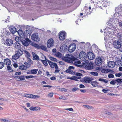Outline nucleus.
<instances>
[{"label": "nucleus", "mask_w": 122, "mask_h": 122, "mask_svg": "<svg viewBox=\"0 0 122 122\" xmlns=\"http://www.w3.org/2000/svg\"><path fill=\"white\" fill-rule=\"evenodd\" d=\"M114 20L112 19H110V20L108 22V25L109 28L107 29V30L104 32V33H106L108 35H110V34L115 35H118L120 36H121V35L120 33H118L117 30L115 27V24H116V23H114Z\"/></svg>", "instance_id": "1"}, {"label": "nucleus", "mask_w": 122, "mask_h": 122, "mask_svg": "<svg viewBox=\"0 0 122 122\" xmlns=\"http://www.w3.org/2000/svg\"><path fill=\"white\" fill-rule=\"evenodd\" d=\"M62 59L66 62L72 63H73V61H74L75 60L76 58L72 55L67 54L65 56L62 57Z\"/></svg>", "instance_id": "2"}, {"label": "nucleus", "mask_w": 122, "mask_h": 122, "mask_svg": "<svg viewBox=\"0 0 122 122\" xmlns=\"http://www.w3.org/2000/svg\"><path fill=\"white\" fill-rule=\"evenodd\" d=\"M117 15L118 16H117L116 19L114 20L113 22L114 23L116 22L117 24H118L120 27L122 28V16L119 13H117Z\"/></svg>", "instance_id": "3"}, {"label": "nucleus", "mask_w": 122, "mask_h": 122, "mask_svg": "<svg viewBox=\"0 0 122 122\" xmlns=\"http://www.w3.org/2000/svg\"><path fill=\"white\" fill-rule=\"evenodd\" d=\"M15 55L13 56V59L16 60L18 59L23 54V51L21 49H19L15 52Z\"/></svg>", "instance_id": "4"}, {"label": "nucleus", "mask_w": 122, "mask_h": 122, "mask_svg": "<svg viewBox=\"0 0 122 122\" xmlns=\"http://www.w3.org/2000/svg\"><path fill=\"white\" fill-rule=\"evenodd\" d=\"M76 47V46L75 44H71L69 46L68 51L69 52H72L75 51Z\"/></svg>", "instance_id": "5"}, {"label": "nucleus", "mask_w": 122, "mask_h": 122, "mask_svg": "<svg viewBox=\"0 0 122 122\" xmlns=\"http://www.w3.org/2000/svg\"><path fill=\"white\" fill-rule=\"evenodd\" d=\"M66 33L64 31H62L60 33L59 36V39L61 41L64 40L66 37Z\"/></svg>", "instance_id": "6"}, {"label": "nucleus", "mask_w": 122, "mask_h": 122, "mask_svg": "<svg viewBox=\"0 0 122 122\" xmlns=\"http://www.w3.org/2000/svg\"><path fill=\"white\" fill-rule=\"evenodd\" d=\"M79 57L81 60L84 61L86 59L87 56L85 52L82 51L80 53Z\"/></svg>", "instance_id": "7"}, {"label": "nucleus", "mask_w": 122, "mask_h": 122, "mask_svg": "<svg viewBox=\"0 0 122 122\" xmlns=\"http://www.w3.org/2000/svg\"><path fill=\"white\" fill-rule=\"evenodd\" d=\"M19 38L17 37H16L15 38V40L16 41V42H15L14 44V46L15 48L16 49L18 50L20 49V48H21V45H20L18 42V41H19V40H17V39H18Z\"/></svg>", "instance_id": "8"}, {"label": "nucleus", "mask_w": 122, "mask_h": 122, "mask_svg": "<svg viewBox=\"0 0 122 122\" xmlns=\"http://www.w3.org/2000/svg\"><path fill=\"white\" fill-rule=\"evenodd\" d=\"M32 40L35 41H38L40 39L38 37V35L37 33H35L33 34L31 36Z\"/></svg>", "instance_id": "9"}, {"label": "nucleus", "mask_w": 122, "mask_h": 122, "mask_svg": "<svg viewBox=\"0 0 122 122\" xmlns=\"http://www.w3.org/2000/svg\"><path fill=\"white\" fill-rule=\"evenodd\" d=\"M24 96L27 98H38L40 97V96L37 95L32 94H27L24 95Z\"/></svg>", "instance_id": "10"}, {"label": "nucleus", "mask_w": 122, "mask_h": 122, "mask_svg": "<svg viewBox=\"0 0 122 122\" xmlns=\"http://www.w3.org/2000/svg\"><path fill=\"white\" fill-rule=\"evenodd\" d=\"M103 61L102 58L101 57H98L96 59L95 63L97 65L100 66L101 65Z\"/></svg>", "instance_id": "11"}, {"label": "nucleus", "mask_w": 122, "mask_h": 122, "mask_svg": "<svg viewBox=\"0 0 122 122\" xmlns=\"http://www.w3.org/2000/svg\"><path fill=\"white\" fill-rule=\"evenodd\" d=\"M54 40L52 38L49 39L47 43V46L48 48H50L53 45Z\"/></svg>", "instance_id": "12"}, {"label": "nucleus", "mask_w": 122, "mask_h": 122, "mask_svg": "<svg viewBox=\"0 0 122 122\" xmlns=\"http://www.w3.org/2000/svg\"><path fill=\"white\" fill-rule=\"evenodd\" d=\"M48 63L50 66L52 68H55L56 69L58 68V67L57 64L54 62H53L50 61H48Z\"/></svg>", "instance_id": "13"}, {"label": "nucleus", "mask_w": 122, "mask_h": 122, "mask_svg": "<svg viewBox=\"0 0 122 122\" xmlns=\"http://www.w3.org/2000/svg\"><path fill=\"white\" fill-rule=\"evenodd\" d=\"M87 56L89 59L93 60L95 58L94 55L92 52H89L87 54Z\"/></svg>", "instance_id": "14"}, {"label": "nucleus", "mask_w": 122, "mask_h": 122, "mask_svg": "<svg viewBox=\"0 0 122 122\" xmlns=\"http://www.w3.org/2000/svg\"><path fill=\"white\" fill-rule=\"evenodd\" d=\"M85 68L86 69L88 70H90L93 69V63L91 62L86 65L85 66Z\"/></svg>", "instance_id": "15"}, {"label": "nucleus", "mask_w": 122, "mask_h": 122, "mask_svg": "<svg viewBox=\"0 0 122 122\" xmlns=\"http://www.w3.org/2000/svg\"><path fill=\"white\" fill-rule=\"evenodd\" d=\"M21 41L23 44L25 46H27L29 45V42L30 41L28 38H26L25 39V40H22Z\"/></svg>", "instance_id": "16"}, {"label": "nucleus", "mask_w": 122, "mask_h": 122, "mask_svg": "<svg viewBox=\"0 0 122 122\" xmlns=\"http://www.w3.org/2000/svg\"><path fill=\"white\" fill-rule=\"evenodd\" d=\"M67 46L66 45H63L60 48V51L62 52H64L66 51Z\"/></svg>", "instance_id": "17"}, {"label": "nucleus", "mask_w": 122, "mask_h": 122, "mask_svg": "<svg viewBox=\"0 0 122 122\" xmlns=\"http://www.w3.org/2000/svg\"><path fill=\"white\" fill-rule=\"evenodd\" d=\"M13 41L11 39H8L6 41L5 44L7 46H10L13 44Z\"/></svg>", "instance_id": "18"}, {"label": "nucleus", "mask_w": 122, "mask_h": 122, "mask_svg": "<svg viewBox=\"0 0 122 122\" xmlns=\"http://www.w3.org/2000/svg\"><path fill=\"white\" fill-rule=\"evenodd\" d=\"M115 66V63L114 61H110L108 63L107 66L109 68H113Z\"/></svg>", "instance_id": "19"}, {"label": "nucleus", "mask_w": 122, "mask_h": 122, "mask_svg": "<svg viewBox=\"0 0 122 122\" xmlns=\"http://www.w3.org/2000/svg\"><path fill=\"white\" fill-rule=\"evenodd\" d=\"M18 33L19 36L22 38H24L25 37V35L23 31L21 30H19L17 31Z\"/></svg>", "instance_id": "20"}, {"label": "nucleus", "mask_w": 122, "mask_h": 122, "mask_svg": "<svg viewBox=\"0 0 122 122\" xmlns=\"http://www.w3.org/2000/svg\"><path fill=\"white\" fill-rule=\"evenodd\" d=\"M83 80V81L85 83H90L92 82V80H91L90 78L88 77H85Z\"/></svg>", "instance_id": "21"}, {"label": "nucleus", "mask_w": 122, "mask_h": 122, "mask_svg": "<svg viewBox=\"0 0 122 122\" xmlns=\"http://www.w3.org/2000/svg\"><path fill=\"white\" fill-rule=\"evenodd\" d=\"M105 36L104 37V39L105 41L107 42V43H108L109 42V38H110V37L111 36L110 35H108L106 33H105Z\"/></svg>", "instance_id": "22"}, {"label": "nucleus", "mask_w": 122, "mask_h": 122, "mask_svg": "<svg viewBox=\"0 0 122 122\" xmlns=\"http://www.w3.org/2000/svg\"><path fill=\"white\" fill-rule=\"evenodd\" d=\"M44 56L45 58V60H40L45 66H47L48 65L47 61L48 62V61H49L48 60V59L46 58L45 56Z\"/></svg>", "instance_id": "23"}, {"label": "nucleus", "mask_w": 122, "mask_h": 122, "mask_svg": "<svg viewBox=\"0 0 122 122\" xmlns=\"http://www.w3.org/2000/svg\"><path fill=\"white\" fill-rule=\"evenodd\" d=\"M115 10L117 12L121 11H122V4H120L116 8Z\"/></svg>", "instance_id": "24"}, {"label": "nucleus", "mask_w": 122, "mask_h": 122, "mask_svg": "<svg viewBox=\"0 0 122 122\" xmlns=\"http://www.w3.org/2000/svg\"><path fill=\"white\" fill-rule=\"evenodd\" d=\"M9 34H10V33L8 30H4L3 31L1 36H7Z\"/></svg>", "instance_id": "25"}, {"label": "nucleus", "mask_w": 122, "mask_h": 122, "mask_svg": "<svg viewBox=\"0 0 122 122\" xmlns=\"http://www.w3.org/2000/svg\"><path fill=\"white\" fill-rule=\"evenodd\" d=\"M4 63L6 65H9L11 64V61L8 59L7 58L4 60Z\"/></svg>", "instance_id": "26"}, {"label": "nucleus", "mask_w": 122, "mask_h": 122, "mask_svg": "<svg viewBox=\"0 0 122 122\" xmlns=\"http://www.w3.org/2000/svg\"><path fill=\"white\" fill-rule=\"evenodd\" d=\"M32 54L33 55V57L34 60H39V57L34 52H32Z\"/></svg>", "instance_id": "27"}, {"label": "nucleus", "mask_w": 122, "mask_h": 122, "mask_svg": "<svg viewBox=\"0 0 122 122\" xmlns=\"http://www.w3.org/2000/svg\"><path fill=\"white\" fill-rule=\"evenodd\" d=\"M10 30V32L12 34H14L17 32L16 28L13 26H11Z\"/></svg>", "instance_id": "28"}, {"label": "nucleus", "mask_w": 122, "mask_h": 122, "mask_svg": "<svg viewBox=\"0 0 122 122\" xmlns=\"http://www.w3.org/2000/svg\"><path fill=\"white\" fill-rule=\"evenodd\" d=\"M81 78V77H77L76 76H74L70 77L68 79L71 80L77 81L78 79H80Z\"/></svg>", "instance_id": "29"}, {"label": "nucleus", "mask_w": 122, "mask_h": 122, "mask_svg": "<svg viewBox=\"0 0 122 122\" xmlns=\"http://www.w3.org/2000/svg\"><path fill=\"white\" fill-rule=\"evenodd\" d=\"M23 51L24 52V54H25V56L27 58H28L30 57V54L29 52H28L27 51L24 50Z\"/></svg>", "instance_id": "30"}, {"label": "nucleus", "mask_w": 122, "mask_h": 122, "mask_svg": "<svg viewBox=\"0 0 122 122\" xmlns=\"http://www.w3.org/2000/svg\"><path fill=\"white\" fill-rule=\"evenodd\" d=\"M19 68L20 69L23 70H26L27 69V67L24 65L20 66H19Z\"/></svg>", "instance_id": "31"}, {"label": "nucleus", "mask_w": 122, "mask_h": 122, "mask_svg": "<svg viewBox=\"0 0 122 122\" xmlns=\"http://www.w3.org/2000/svg\"><path fill=\"white\" fill-rule=\"evenodd\" d=\"M40 48L42 50L47 51V49L46 46L41 45L40 46Z\"/></svg>", "instance_id": "32"}, {"label": "nucleus", "mask_w": 122, "mask_h": 122, "mask_svg": "<svg viewBox=\"0 0 122 122\" xmlns=\"http://www.w3.org/2000/svg\"><path fill=\"white\" fill-rule=\"evenodd\" d=\"M91 83L92 85L94 87L97 86L98 84L97 82L95 81H92Z\"/></svg>", "instance_id": "33"}, {"label": "nucleus", "mask_w": 122, "mask_h": 122, "mask_svg": "<svg viewBox=\"0 0 122 122\" xmlns=\"http://www.w3.org/2000/svg\"><path fill=\"white\" fill-rule=\"evenodd\" d=\"M38 71L37 69H33L31 70L30 71L31 74H36L37 73V72Z\"/></svg>", "instance_id": "34"}, {"label": "nucleus", "mask_w": 122, "mask_h": 122, "mask_svg": "<svg viewBox=\"0 0 122 122\" xmlns=\"http://www.w3.org/2000/svg\"><path fill=\"white\" fill-rule=\"evenodd\" d=\"M102 5L103 6L106 7L107 4V2L106 1V0H102Z\"/></svg>", "instance_id": "35"}, {"label": "nucleus", "mask_w": 122, "mask_h": 122, "mask_svg": "<svg viewBox=\"0 0 122 122\" xmlns=\"http://www.w3.org/2000/svg\"><path fill=\"white\" fill-rule=\"evenodd\" d=\"M122 79H120L119 78H117L116 79V83H117V85L118 84H120L121 83H122Z\"/></svg>", "instance_id": "36"}, {"label": "nucleus", "mask_w": 122, "mask_h": 122, "mask_svg": "<svg viewBox=\"0 0 122 122\" xmlns=\"http://www.w3.org/2000/svg\"><path fill=\"white\" fill-rule=\"evenodd\" d=\"M1 121L2 122H13L11 120H8L5 119H1Z\"/></svg>", "instance_id": "37"}, {"label": "nucleus", "mask_w": 122, "mask_h": 122, "mask_svg": "<svg viewBox=\"0 0 122 122\" xmlns=\"http://www.w3.org/2000/svg\"><path fill=\"white\" fill-rule=\"evenodd\" d=\"M66 73H69L70 74H73L74 73V72L72 70L69 69L66 70Z\"/></svg>", "instance_id": "38"}, {"label": "nucleus", "mask_w": 122, "mask_h": 122, "mask_svg": "<svg viewBox=\"0 0 122 122\" xmlns=\"http://www.w3.org/2000/svg\"><path fill=\"white\" fill-rule=\"evenodd\" d=\"M7 70L10 72H12L13 71V70L12 69L10 66H9L7 65Z\"/></svg>", "instance_id": "39"}, {"label": "nucleus", "mask_w": 122, "mask_h": 122, "mask_svg": "<svg viewBox=\"0 0 122 122\" xmlns=\"http://www.w3.org/2000/svg\"><path fill=\"white\" fill-rule=\"evenodd\" d=\"M90 73L91 75L94 76H97L98 75V73L96 72H91Z\"/></svg>", "instance_id": "40"}, {"label": "nucleus", "mask_w": 122, "mask_h": 122, "mask_svg": "<svg viewBox=\"0 0 122 122\" xmlns=\"http://www.w3.org/2000/svg\"><path fill=\"white\" fill-rule=\"evenodd\" d=\"M116 83L115 80L113 79L110 82V84L111 85H114Z\"/></svg>", "instance_id": "41"}, {"label": "nucleus", "mask_w": 122, "mask_h": 122, "mask_svg": "<svg viewBox=\"0 0 122 122\" xmlns=\"http://www.w3.org/2000/svg\"><path fill=\"white\" fill-rule=\"evenodd\" d=\"M33 46L37 49H40V46L38 45L37 44L35 43L33 44Z\"/></svg>", "instance_id": "42"}, {"label": "nucleus", "mask_w": 122, "mask_h": 122, "mask_svg": "<svg viewBox=\"0 0 122 122\" xmlns=\"http://www.w3.org/2000/svg\"><path fill=\"white\" fill-rule=\"evenodd\" d=\"M36 77L32 75L27 76H25V77L26 79L31 78H35Z\"/></svg>", "instance_id": "43"}, {"label": "nucleus", "mask_w": 122, "mask_h": 122, "mask_svg": "<svg viewBox=\"0 0 122 122\" xmlns=\"http://www.w3.org/2000/svg\"><path fill=\"white\" fill-rule=\"evenodd\" d=\"M5 64L3 62H0V69L2 68L4 66Z\"/></svg>", "instance_id": "44"}, {"label": "nucleus", "mask_w": 122, "mask_h": 122, "mask_svg": "<svg viewBox=\"0 0 122 122\" xmlns=\"http://www.w3.org/2000/svg\"><path fill=\"white\" fill-rule=\"evenodd\" d=\"M115 75L116 77H119L122 75V73L121 72H120L118 73H116Z\"/></svg>", "instance_id": "45"}, {"label": "nucleus", "mask_w": 122, "mask_h": 122, "mask_svg": "<svg viewBox=\"0 0 122 122\" xmlns=\"http://www.w3.org/2000/svg\"><path fill=\"white\" fill-rule=\"evenodd\" d=\"M59 90L61 92H66L67 91V89L63 88H60L59 89Z\"/></svg>", "instance_id": "46"}, {"label": "nucleus", "mask_w": 122, "mask_h": 122, "mask_svg": "<svg viewBox=\"0 0 122 122\" xmlns=\"http://www.w3.org/2000/svg\"><path fill=\"white\" fill-rule=\"evenodd\" d=\"M83 106L84 107L89 109H90L92 107L91 106L86 105H83Z\"/></svg>", "instance_id": "47"}, {"label": "nucleus", "mask_w": 122, "mask_h": 122, "mask_svg": "<svg viewBox=\"0 0 122 122\" xmlns=\"http://www.w3.org/2000/svg\"><path fill=\"white\" fill-rule=\"evenodd\" d=\"M56 55L57 57H60L61 56V54L59 52L57 53L56 54Z\"/></svg>", "instance_id": "48"}, {"label": "nucleus", "mask_w": 122, "mask_h": 122, "mask_svg": "<svg viewBox=\"0 0 122 122\" xmlns=\"http://www.w3.org/2000/svg\"><path fill=\"white\" fill-rule=\"evenodd\" d=\"M20 80L19 81L24 80H25V76H20Z\"/></svg>", "instance_id": "49"}, {"label": "nucleus", "mask_w": 122, "mask_h": 122, "mask_svg": "<svg viewBox=\"0 0 122 122\" xmlns=\"http://www.w3.org/2000/svg\"><path fill=\"white\" fill-rule=\"evenodd\" d=\"M79 89L78 88H74L72 89V90L73 92H74L76 91L77 90H79Z\"/></svg>", "instance_id": "50"}, {"label": "nucleus", "mask_w": 122, "mask_h": 122, "mask_svg": "<svg viewBox=\"0 0 122 122\" xmlns=\"http://www.w3.org/2000/svg\"><path fill=\"white\" fill-rule=\"evenodd\" d=\"M117 64L119 66H122V61L121 60L117 62Z\"/></svg>", "instance_id": "51"}, {"label": "nucleus", "mask_w": 122, "mask_h": 122, "mask_svg": "<svg viewBox=\"0 0 122 122\" xmlns=\"http://www.w3.org/2000/svg\"><path fill=\"white\" fill-rule=\"evenodd\" d=\"M53 93L52 92L49 93L48 95V97H51L53 96Z\"/></svg>", "instance_id": "52"}, {"label": "nucleus", "mask_w": 122, "mask_h": 122, "mask_svg": "<svg viewBox=\"0 0 122 122\" xmlns=\"http://www.w3.org/2000/svg\"><path fill=\"white\" fill-rule=\"evenodd\" d=\"M114 77V75L112 74H110L108 75V77L109 78H112Z\"/></svg>", "instance_id": "53"}, {"label": "nucleus", "mask_w": 122, "mask_h": 122, "mask_svg": "<svg viewBox=\"0 0 122 122\" xmlns=\"http://www.w3.org/2000/svg\"><path fill=\"white\" fill-rule=\"evenodd\" d=\"M75 75L76 76H82V74L76 72V73Z\"/></svg>", "instance_id": "54"}, {"label": "nucleus", "mask_w": 122, "mask_h": 122, "mask_svg": "<svg viewBox=\"0 0 122 122\" xmlns=\"http://www.w3.org/2000/svg\"><path fill=\"white\" fill-rule=\"evenodd\" d=\"M59 98L60 99L63 100H66L67 99L66 97H59Z\"/></svg>", "instance_id": "55"}, {"label": "nucleus", "mask_w": 122, "mask_h": 122, "mask_svg": "<svg viewBox=\"0 0 122 122\" xmlns=\"http://www.w3.org/2000/svg\"><path fill=\"white\" fill-rule=\"evenodd\" d=\"M102 72L103 73H107V71L106 69H102Z\"/></svg>", "instance_id": "56"}, {"label": "nucleus", "mask_w": 122, "mask_h": 122, "mask_svg": "<svg viewBox=\"0 0 122 122\" xmlns=\"http://www.w3.org/2000/svg\"><path fill=\"white\" fill-rule=\"evenodd\" d=\"M102 91L104 93H107L109 91V90H106L104 89H103L102 90Z\"/></svg>", "instance_id": "57"}, {"label": "nucleus", "mask_w": 122, "mask_h": 122, "mask_svg": "<svg viewBox=\"0 0 122 122\" xmlns=\"http://www.w3.org/2000/svg\"><path fill=\"white\" fill-rule=\"evenodd\" d=\"M1 38H2V39L3 40H5L7 39H6V36H1Z\"/></svg>", "instance_id": "58"}, {"label": "nucleus", "mask_w": 122, "mask_h": 122, "mask_svg": "<svg viewBox=\"0 0 122 122\" xmlns=\"http://www.w3.org/2000/svg\"><path fill=\"white\" fill-rule=\"evenodd\" d=\"M21 72H16L15 73V75H20L21 74Z\"/></svg>", "instance_id": "59"}, {"label": "nucleus", "mask_w": 122, "mask_h": 122, "mask_svg": "<svg viewBox=\"0 0 122 122\" xmlns=\"http://www.w3.org/2000/svg\"><path fill=\"white\" fill-rule=\"evenodd\" d=\"M41 108L39 107H35V110H40Z\"/></svg>", "instance_id": "60"}, {"label": "nucleus", "mask_w": 122, "mask_h": 122, "mask_svg": "<svg viewBox=\"0 0 122 122\" xmlns=\"http://www.w3.org/2000/svg\"><path fill=\"white\" fill-rule=\"evenodd\" d=\"M29 62L30 63H32V60L29 58H27Z\"/></svg>", "instance_id": "61"}, {"label": "nucleus", "mask_w": 122, "mask_h": 122, "mask_svg": "<svg viewBox=\"0 0 122 122\" xmlns=\"http://www.w3.org/2000/svg\"><path fill=\"white\" fill-rule=\"evenodd\" d=\"M43 86L45 87H51L52 86L49 85H44Z\"/></svg>", "instance_id": "62"}, {"label": "nucleus", "mask_w": 122, "mask_h": 122, "mask_svg": "<svg viewBox=\"0 0 122 122\" xmlns=\"http://www.w3.org/2000/svg\"><path fill=\"white\" fill-rule=\"evenodd\" d=\"M30 109L31 110H35V107H32L30 108Z\"/></svg>", "instance_id": "63"}, {"label": "nucleus", "mask_w": 122, "mask_h": 122, "mask_svg": "<svg viewBox=\"0 0 122 122\" xmlns=\"http://www.w3.org/2000/svg\"><path fill=\"white\" fill-rule=\"evenodd\" d=\"M56 78L54 76H52L51 77L50 79L51 80H53L56 79Z\"/></svg>", "instance_id": "64"}]
</instances>
